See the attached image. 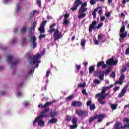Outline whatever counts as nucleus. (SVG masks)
I'll return each mask as SVG.
<instances>
[{"label":"nucleus","instance_id":"obj_26","mask_svg":"<svg viewBox=\"0 0 129 129\" xmlns=\"http://www.w3.org/2000/svg\"><path fill=\"white\" fill-rule=\"evenodd\" d=\"M66 120L68 122H70V121H71V116H70V115H66Z\"/></svg>","mask_w":129,"mask_h":129},{"label":"nucleus","instance_id":"obj_1","mask_svg":"<svg viewBox=\"0 0 129 129\" xmlns=\"http://www.w3.org/2000/svg\"><path fill=\"white\" fill-rule=\"evenodd\" d=\"M73 6L74 7L71 8L72 12L77 11L78 7L81 6L78 11L79 15L78 17L79 20H80V19H83V18H85L86 16V13H85V12H87V8H86V7H87V3L84 2L83 3L81 0H76L75 1Z\"/></svg>","mask_w":129,"mask_h":129},{"label":"nucleus","instance_id":"obj_27","mask_svg":"<svg viewBox=\"0 0 129 129\" xmlns=\"http://www.w3.org/2000/svg\"><path fill=\"white\" fill-rule=\"evenodd\" d=\"M98 101L99 102L100 104H101V105H104V104L106 103V101L101 100V99H98Z\"/></svg>","mask_w":129,"mask_h":129},{"label":"nucleus","instance_id":"obj_47","mask_svg":"<svg viewBox=\"0 0 129 129\" xmlns=\"http://www.w3.org/2000/svg\"><path fill=\"white\" fill-rule=\"evenodd\" d=\"M85 43H86V40H83L81 41V45L82 47H84L85 46Z\"/></svg>","mask_w":129,"mask_h":129},{"label":"nucleus","instance_id":"obj_55","mask_svg":"<svg viewBox=\"0 0 129 129\" xmlns=\"http://www.w3.org/2000/svg\"><path fill=\"white\" fill-rule=\"evenodd\" d=\"M110 15H111V14L109 12H107L106 14H105L107 18H109Z\"/></svg>","mask_w":129,"mask_h":129},{"label":"nucleus","instance_id":"obj_48","mask_svg":"<svg viewBox=\"0 0 129 129\" xmlns=\"http://www.w3.org/2000/svg\"><path fill=\"white\" fill-rule=\"evenodd\" d=\"M36 26H37V22H33L32 28L33 30H35V28H36Z\"/></svg>","mask_w":129,"mask_h":129},{"label":"nucleus","instance_id":"obj_53","mask_svg":"<svg viewBox=\"0 0 129 129\" xmlns=\"http://www.w3.org/2000/svg\"><path fill=\"white\" fill-rule=\"evenodd\" d=\"M113 90H114V91H115V92L119 90V86L115 87L113 89Z\"/></svg>","mask_w":129,"mask_h":129},{"label":"nucleus","instance_id":"obj_49","mask_svg":"<svg viewBox=\"0 0 129 129\" xmlns=\"http://www.w3.org/2000/svg\"><path fill=\"white\" fill-rule=\"evenodd\" d=\"M51 73V71L50 70H48L46 72V77H49L50 74Z\"/></svg>","mask_w":129,"mask_h":129},{"label":"nucleus","instance_id":"obj_43","mask_svg":"<svg viewBox=\"0 0 129 129\" xmlns=\"http://www.w3.org/2000/svg\"><path fill=\"white\" fill-rule=\"evenodd\" d=\"M38 108H44V110L45 109H47V108H45V106H44V105H43V104H39L38 105Z\"/></svg>","mask_w":129,"mask_h":129},{"label":"nucleus","instance_id":"obj_44","mask_svg":"<svg viewBox=\"0 0 129 129\" xmlns=\"http://www.w3.org/2000/svg\"><path fill=\"white\" fill-rule=\"evenodd\" d=\"M90 4L91 6H93L96 4V2H95V0H90Z\"/></svg>","mask_w":129,"mask_h":129},{"label":"nucleus","instance_id":"obj_34","mask_svg":"<svg viewBox=\"0 0 129 129\" xmlns=\"http://www.w3.org/2000/svg\"><path fill=\"white\" fill-rule=\"evenodd\" d=\"M52 103H53V102H46L45 104H44V108L45 107H48V106H50V105H51V104H52Z\"/></svg>","mask_w":129,"mask_h":129},{"label":"nucleus","instance_id":"obj_12","mask_svg":"<svg viewBox=\"0 0 129 129\" xmlns=\"http://www.w3.org/2000/svg\"><path fill=\"white\" fill-rule=\"evenodd\" d=\"M96 118H97V122H101L103 120L104 118H105V114H99L95 115Z\"/></svg>","mask_w":129,"mask_h":129},{"label":"nucleus","instance_id":"obj_30","mask_svg":"<svg viewBox=\"0 0 129 129\" xmlns=\"http://www.w3.org/2000/svg\"><path fill=\"white\" fill-rule=\"evenodd\" d=\"M98 77L99 79H100V81H102V80H104V74H102V75H99Z\"/></svg>","mask_w":129,"mask_h":129},{"label":"nucleus","instance_id":"obj_7","mask_svg":"<svg viewBox=\"0 0 129 129\" xmlns=\"http://www.w3.org/2000/svg\"><path fill=\"white\" fill-rule=\"evenodd\" d=\"M127 32L125 31V25H122L120 29V37L121 39L126 38Z\"/></svg>","mask_w":129,"mask_h":129},{"label":"nucleus","instance_id":"obj_25","mask_svg":"<svg viewBox=\"0 0 129 129\" xmlns=\"http://www.w3.org/2000/svg\"><path fill=\"white\" fill-rule=\"evenodd\" d=\"M83 112V111L81 110H76V114H78L79 116H82Z\"/></svg>","mask_w":129,"mask_h":129},{"label":"nucleus","instance_id":"obj_15","mask_svg":"<svg viewBox=\"0 0 129 129\" xmlns=\"http://www.w3.org/2000/svg\"><path fill=\"white\" fill-rule=\"evenodd\" d=\"M31 40L32 42V47L33 49H35L36 47H37V42L36 41H37V37L35 36V35H33L32 37H31Z\"/></svg>","mask_w":129,"mask_h":129},{"label":"nucleus","instance_id":"obj_62","mask_svg":"<svg viewBox=\"0 0 129 129\" xmlns=\"http://www.w3.org/2000/svg\"><path fill=\"white\" fill-rule=\"evenodd\" d=\"M94 44H95V45H98V44H99V42H98V40H97L96 39H95L94 40Z\"/></svg>","mask_w":129,"mask_h":129},{"label":"nucleus","instance_id":"obj_5","mask_svg":"<svg viewBox=\"0 0 129 129\" xmlns=\"http://www.w3.org/2000/svg\"><path fill=\"white\" fill-rule=\"evenodd\" d=\"M7 61L11 63V68H13V66H16L19 63V60L14 59L12 55H9L7 57Z\"/></svg>","mask_w":129,"mask_h":129},{"label":"nucleus","instance_id":"obj_58","mask_svg":"<svg viewBox=\"0 0 129 129\" xmlns=\"http://www.w3.org/2000/svg\"><path fill=\"white\" fill-rule=\"evenodd\" d=\"M16 12L17 13H18V12L19 11V10H20V5L19 4H17L16 5Z\"/></svg>","mask_w":129,"mask_h":129},{"label":"nucleus","instance_id":"obj_18","mask_svg":"<svg viewBox=\"0 0 129 129\" xmlns=\"http://www.w3.org/2000/svg\"><path fill=\"white\" fill-rule=\"evenodd\" d=\"M58 121V119L56 118H52L50 120L48 121V123L53 124L56 123Z\"/></svg>","mask_w":129,"mask_h":129},{"label":"nucleus","instance_id":"obj_3","mask_svg":"<svg viewBox=\"0 0 129 129\" xmlns=\"http://www.w3.org/2000/svg\"><path fill=\"white\" fill-rule=\"evenodd\" d=\"M42 56L40 54H37L36 55L33 56V60L31 61V64H37L35 66V68H38L39 67V63L41 62V60H39L40 59Z\"/></svg>","mask_w":129,"mask_h":129},{"label":"nucleus","instance_id":"obj_11","mask_svg":"<svg viewBox=\"0 0 129 129\" xmlns=\"http://www.w3.org/2000/svg\"><path fill=\"white\" fill-rule=\"evenodd\" d=\"M97 24V22L94 20L92 22V24L90 25L89 27V32L90 33L92 32L93 29L94 30H96V28H95V26H96Z\"/></svg>","mask_w":129,"mask_h":129},{"label":"nucleus","instance_id":"obj_32","mask_svg":"<svg viewBox=\"0 0 129 129\" xmlns=\"http://www.w3.org/2000/svg\"><path fill=\"white\" fill-rule=\"evenodd\" d=\"M110 69H111V68L110 67H109V68H108V69L106 70V72L104 73L105 76H107V75H108L109 73H110Z\"/></svg>","mask_w":129,"mask_h":129},{"label":"nucleus","instance_id":"obj_61","mask_svg":"<svg viewBox=\"0 0 129 129\" xmlns=\"http://www.w3.org/2000/svg\"><path fill=\"white\" fill-rule=\"evenodd\" d=\"M105 20V17L104 16H102L100 17V21L101 22H103Z\"/></svg>","mask_w":129,"mask_h":129},{"label":"nucleus","instance_id":"obj_63","mask_svg":"<svg viewBox=\"0 0 129 129\" xmlns=\"http://www.w3.org/2000/svg\"><path fill=\"white\" fill-rule=\"evenodd\" d=\"M111 76L112 78H114L115 77V73L112 72L111 74Z\"/></svg>","mask_w":129,"mask_h":129},{"label":"nucleus","instance_id":"obj_22","mask_svg":"<svg viewBox=\"0 0 129 129\" xmlns=\"http://www.w3.org/2000/svg\"><path fill=\"white\" fill-rule=\"evenodd\" d=\"M30 54H31L30 52H27L26 56L27 58H28V59H29L30 60H32L33 61V56L32 55H30Z\"/></svg>","mask_w":129,"mask_h":129},{"label":"nucleus","instance_id":"obj_39","mask_svg":"<svg viewBox=\"0 0 129 129\" xmlns=\"http://www.w3.org/2000/svg\"><path fill=\"white\" fill-rule=\"evenodd\" d=\"M93 82L95 83V84H100V83H101V81H99L98 79H95Z\"/></svg>","mask_w":129,"mask_h":129},{"label":"nucleus","instance_id":"obj_2","mask_svg":"<svg viewBox=\"0 0 129 129\" xmlns=\"http://www.w3.org/2000/svg\"><path fill=\"white\" fill-rule=\"evenodd\" d=\"M123 122H125L127 124H124L123 126H122V123H120L119 122H116L114 124V128L115 129H125L129 128V118H124L123 119Z\"/></svg>","mask_w":129,"mask_h":129},{"label":"nucleus","instance_id":"obj_59","mask_svg":"<svg viewBox=\"0 0 129 129\" xmlns=\"http://www.w3.org/2000/svg\"><path fill=\"white\" fill-rule=\"evenodd\" d=\"M76 68L77 70H80V69H81V66H78V64H76Z\"/></svg>","mask_w":129,"mask_h":129},{"label":"nucleus","instance_id":"obj_38","mask_svg":"<svg viewBox=\"0 0 129 129\" xmlns=\"http://www.w3.org/2000/svg\"><path fill=\"white\" fill-rule=\"evenodd\" d=\"M114 85H114V84H112V85H110V86H107V87H103V89H110V88H112V87H114Z\"/></svg>","mask_w":129,"mask_h":129},{"label":"nucleus","instance_id":"obj_8","mask_svg":"<svg viewBox=\"0 0 129 129\" xmlns=\"http://www.w3.org/2000/svg\"><path fill=\"white\" fill-rule=\"evenodd\" d=\"M106 65H108V66H112L113 65H114L116 66V65H117V63H118V60L117 59H113V58H111L106 61Z\"/></svg>","mask_w":129,"mask_h":129},{"label":"nucleus","instance_id":"obj_33","mask_svg":"<svg viewBox=\"0 0 129 129\" xmlns=\"http://www.w3.org/2000/svg\"><path fill=\"white\" fill-rule=\"evenodd\" d=\"M27 31V28H26V27L23 26L22 27V29L20 30V33L22 34L23 33H25Z\"/></svg>","mask_w":129,"mask_h":129},{"label":"nucleus","instance_id":"obj_14","mask_svg":"<svg viewBox=\"0 0 129 129\" xmlns=\"http://www.w3.org/2000/svg\"><path fill=\"white\" fill-rule=\"evenodd\" d=\"M45 114L46 115V116H45V117H51V118H55V116H57L59 114V113L57 111H53L49 113V115H48V114H46V112L45 113Z\"/></svg>","mask_w":129,"mask_h":129},{"label":"nucleus","instance_id":"obj_56","mask_svg":"<svg viewBox=\"0 0 129 129\" xmlns=\"http://www.w3.org/2000/svg\"><path fill=\"white\" fill-rule=\"evenodd\" d=\"M33 30H34V29H33V27L29 28V29H28V33L29 34H31V33H33Z\"/></svg>","mask_w":129,"mask_h":129},{"label":"nucleus","instance_id":"obj_51","mask_svg":"<svg viewBox=\"0 0 129 129\" xmlns=\"http://www.w3.org/2000/svg\"><path fill=\"white\" fill-rule=\"evenodd\" d=\"M91 103H92V102L91 101H88L86 103L87 106H90L91 105Z\"/></svg>","mask_w":129,"mask_h":129},{"label":"nucleus","instance_id":"obj_40","mask_svg":"<svg viewBox=\"0 0 129 129\" xmlns=\"http://www.w3.org/2000/svg\"><path fill=\"white\" fill-rule=\"evenodd\" d=\"M77 126H78V124H74V125H70V127L71 129H75L77 128Z\"/></svg>","mask_w":129,"mask_h":129},{"label":"nucleus","instance_id":"obj_17","mask_svg":"<svg viewBox=\"0 0 129 129\" xmlns=\"http://www.w3.org/2000/svg\"><path fill=\"white\" fill-rule=\"evenodd\" d=\"M100 66L102 67V68H103V69H104L106 67H107V64H104V61H99L97 64V68H99Z\"/></svg>","mask_w":129,"mask_h":129},{"label":"nucleus","instance_id":"obj_37","mask_svg":"<svg viewBox=\"0 0 129 129\" xmlns=\"http://www.w3.org/2000/svg\"><path fill=\"white\" fill-rule=\"evenodd\" d=\"M86 85V83L84 82L83 84H79L78 85V87H81L82 88H83V87H85V86Z\"/></svg>","mask_w":129,"mask_h":129},{"label":"nucleus","instance_id":"obj_24","mask_svg":"<svg viewBox=\"0 0 129 129\" xmlns=\"http://www.w3.org/2000/svg\"><path fill=\"white\" fill-rule=\"evenodd\" d=\"M95 119H96V117L95 115L93 117H90L89 118V123H92V122H93V121H94V120H95Z\"/></svg>","mask_w":129,"mask_h":129},{"label":"nucleus","instance_id":"obj_46","mask_svg":"<svg viewBox=\"0 0 129 129\" xmlns=\"http://www.w3.org/2000/svg\"><path fill=\"white\" fill-rule=\"evenodd\" d=\"M55 31H56L55 29L50 28V29L48 30V32L50 33V34H52V33H53V32H55Z\"/></svg>","mask_w":129,"mask_h":129},{"label":"nucleus","instance_id":"obj_54","mask_svg":"<svg viewBox=\"0 0 129 129\" xmlns=\"http://www.w3.org/2000/svg\"><path fill=\"white\" fill-rule=\"evenodd\" d=\"M36 3L38 7H41V0H36Z\"/></svg>","mask_w":129,"mask_h":129},{"label":"nucleus","instance_id":"obj_28","mask_svg":"<svg viewBox=\"0 0 129 129\" xmlns=\"http://www.w3.org/2000/svg\"><path fill=\"white\" fill-rule=\"evenodd\" d=\"M74 95H72L69 97H68L67 98H66V101H70V100H72V99H73V97H74Z\"/></svg>","mask_w":129,"mask_h":129},{"label":"nucleus","instance_id":"obj_20","mask_svg":"<svg viewBox=\"0 0 129 129\" xmlns=\"http://www.w3.org/2000/svg\"><path fill=\"white\" fill-rule=\"evenodd\" d=\"M98 11V8H96L92 12V16L93 17V19H95L96 18V12Z\"/></svg>","mask_w":129,"mask_h":129},{"label":"nucleus","instance_id":"obj_42","mask_svg":"<svg viewBox=\"0 0 129 129\" xmlns=\"http://www.w3.org/2000/svg\"><path fill=\"white\" fill-rule=\"evenodd\" d=\"M103 26V23H101L99 24H98V26H97V30H99V29H100V28H101V27H102Z\"/></svg>","mask_w":129,"mask_h":129},{"label":"nucleus","instance_id":"obj_31","mask_svg":"<svg viewBox=\"0 0 129 129\" xmlns=\"http://www.w3.org/2000/svg\"><path fill=\"white\" fill-rule=\"evenodd\" d=\"M96 108L95 104H92L90 106V110H94Z\"/></svg>","mask_w":129,"mask_h":129},{"label":"nucleus","instance_id":"obj_57","mask_svg":"<svg viewBox=\"0 0 129 129\" xmlns=\"http://www.w3.org/2000/svg\"><path fill=\"white\" fill-rule=\"evenodd\" d=\"M69 17H70V15H69V14H66L64 15V19H68V18H69Z\"/></svg>","mask_w":129,"mask_h":129},{"label":"nucleus","instance_id":"obj_21","mask_svg":"<svg viewBox=\"0 0 129 129\" xmlns=\"http://www.w3.org/2000/svg\"><path fill=\"white\" fill-rule=\"evenodd\" d=\"M110 106L112 110H115L117 108V105L115 104H111Z\"/></svg>","mask_w":129,"mask_h":129},{"label":"nucleus","instance_id":"obj_60","mask_svg":"<svg viewBox=\"0 0 129 129\" xmlns=\"http://www.w3.org/2000/svg\"><path fill=\"white\" fill-rule=\"evenodd\" d=\"M105 97H106V96L105 95H101L100 96V97L99 98V99L103 100V99H104L105 98Z\"/></svg>","mask_w":129,"mask_h":129},{"label":"nucleus","instance_id":"obj_10","mask_svg":"<svg viewBox=\"0 0 129 129\" xmlns=\"http://www.w3.org/2000/svg\"><path fill=\"white\" fill-rule=\"evenodd\" d=\"M128 87V85H126V86H125L121 91L120 93L118 94V97L120 98L122 97V96H124V94L126 93V90Z\"/></svg>","mask_w":129,"mask_h":129},{"label":"nucleus","instance_id":"obj_52","mask_svg":"<svg viewBox=\"0 0 129 129\" xmlns=\"http://www.w3.org/2000/svg\"><path fill=\"white\" fill-rule=\"evenodd\" d=\"M69 21L67 19H63V24L64 25H68Z\"/></svg>","mask_w":129,"mask_h":129},{"label":"nucleus","instance_id":"obj_23","mask_svg":"<svg viewBox=\"0 0 129 129\" xmlns=\"http://www.w3.org/2000/svg\"><path fill=\"white\" fill-rule=\"evenodd\" d=\"M77 120H78V119L76 117H74L72 119V122L73 124H76L77 122Z\"/></svg>","mask_w":129,"mask_h":129},{"label":"nucleus","instance_id":"obj_35","mask_svg":"<svg viewBox=\"0 0 129 129\" xmlns=\"http://www.w3.org/2000/svg\"><path fill=\"white\" fill-rule=\"evenodd\" d=\"M99 74H100V71H99V70H97L94 73V76H97V77H98L99 76Z\"/></svg>","mask_w":129,"mask_h":129},{"label":"nucleus","instance_id":"obj_29","mask_svg":"<svg viewBox=\"0 0 129 129\" xmlns=\"http://www.w3.org/2000/svg\"><path fill=\"white\" fill-rule=\"evenodd\" d=\"M45 124V122L41 120H39L38 122V125H40L42 126V125H44Z\"/></svg>","mask_w":129,"mask_h":129},{"label":"nucleus","instance_id":"obj_16","mask_svg":"<svg viewBox=\"0 0 129 129\" xmlns=\"http://www.w3.org/2000/svg\"><path fill=\"white\" fill-rule=\"evenodd\" d=\"M82 106V103L80 101H73L71 104V106L75 107L78 106L79 107Z\"/></svg>","mask_w":129,"mask_h":129},{"label":"nucleus","instance_id":"obj_13","mask_svg":"<svg viewBox=\"0 0 129 129\" xmlns=\"http://www.w3.org/2000/svg\"><path fill=\"white\" fill-rule=\"evenodd\" d=\"M124 78H125V76H124V75H121L119 78V81H116L115 83H114V85H116V84H122V83H123V82L122 81L124 80Z\"/></svg>","mask_w":129,"mask_h":129},{"label":"nucleus","instance_id":"obj_6","mask_svg":"<svg viewBox=\"0 0 129 129\" xmlns=\"http://www.w3.org/2000/svg\"><path fill=\"white\" fill-rule=\"evenodd\" d=\"M53 38L54 41H57L59 40V39H62V38H63V34H62V32H60L59 31L58 29H57L53 33Z\"/></svg>","mask_w":129,"mask_h":129},{"label":"nucleus","instance_id":"obj_4","mask_svg":"<svg viewBox=\"0 0 129 129\" xmlns=\"http://www.w3.org/2000/svg\"><path fill=\"white\" fill-rule=\"evenodd\" d=\"M49 111H50V108L45 109V110H42V112H40V115L36 118L33 121V125H35L36 122H37V120H40L41 118H44L45 116H47V115L45 114V112H49Z\"/></svg>","mask_w":129,"mask_h":129},{"label":"nucleus","instance_id":"obj_19","mask_svg":"<svg viewBox=\"0 0 129 129\" xmlns=\"http://www.w3.org/2000/svg\"><path fill=\"white\" fill-rule=\"evenodd\" d=\"M95 71V69H94V67L91 66L89 68V74H92V73H93V72H94Z\"/></svg>","mask_w":129,"mask_h":129},{"label":"nucleus","instance_id":"obj_9","mask_svg":"<svg viewBox=\"0 0 129 129\" xmlns=\"http://www.w3.org/2000/svg\"><path fill=\"white\" fill-rule=\"evenodd\" d=\"M47 24V20H44L42 21V24H40V26L38 28V31H39L40 34H44L46 30H45V26Z\"/></svg>","mask_w":129,"mask_h":129},{"label":"nucleus","instance_id":"obj_41","mask_svg":"<svg viewBox=\"0 0 129 129\" xmlns=\"http://www.w3.org/2000/svg\"><path fill=\"white\" fill-rule=\"evenodd\" d=\"M40 34H41L39 36V39H40V40H42V39H43V38H46V35L42 34L43 33H40Z\"/></svg>","mask_w":129,"mask_h":129},{"label":"nucleus","instance_id":"obj_36","mask_svg":"<svg viewBox=\"0 0 129 129\" xmlns=\"http://www.w3.org/2000/svg\"><path fill=\"white\" fill-rule=\"evenodd\" d=\"M82 116H84V117L88 116V112L86 111H83Z\"/></svg>","mask_w":129,"mask_h":129},{"label":"nucleus","instance_id":"obj_45","mask_svg":"<svg viewBox=\"0 0 129 129\" xmlns=\"http://www.w3.org/2000/svg\"><path fill=\"white\" fill-rule=\"evenodd\" d=\"M102 37H103V34H102L101 33L98 34V40H101V39H102Z\"/></svg>","mask_w":129,"mask_h":129},{"label":"nucleus","instance_id":"obj_50","mask_svg":"<svg viewBox=\"0 0 129 129\" xmlns=\"http://www.w3.org/2000/svg\"><path fill=\"white\" fill-rule=\"evenodd\" d=\"M82 93H83V94H84V95H88V93H87V92H86V89H83L82 91Z\"/></svg>","mask_w":129,"mask_h":129},{"label":"nucleus","instance_id":"obj_64","mask_svg":"<svg viewBox=\"0 0 129 129\" xmlns=\"http://www.w3.org/2000/svg\"><path fill=\"white\" fill-rule=\"evenodd\" d=\"M105 92H106V90H105V89H103V90L101 91L100 93L101 94H104Z\"/></svg>","mask_w":129,"mask_h":129}]
</instances>
